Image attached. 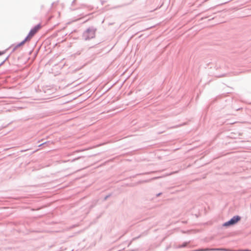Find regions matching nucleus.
I'll return each instance as SVG.
<instances>
[{"mask_svg":"<svg viewBox=\"0 0 251 251\" xmlns=\"http://www.w3.org/2000/svg\"><path fill=\"white\" fill-rule=\"evenodd\" d=\"M241 219L240 217L239 216H236L233 217L229 221L224 223V226H228L231 225H233L239 222Z\"/></svg>","mask_w":251,"mask_h":251,"instance_id":"obj_2","label":"nucleus"},{"mask_svg":"<svg viewBox=\"0 0 251 251\" xmlns=\"http://www.w3.org/2000/svg\"><path fill=\"white\" fill-rule=\"evenodd\" d=\"M41 26L40 25H38L35 26L34 28H33L29 32V34L25 38V39L22 42L20 45H22L25 44V43L26 41H29L32 37L38 31V30L41 28Z\"/></svg>","mask_w":251,"mask_h":251,"instance_id":"obj_1","label":"nucleus"},{"mask_svg":"<svg viewBox=\"0 0 251 251\" xmlns=\"http://www.w3.org/2000/svg\"><path fill=\"white\" fill-rule=\"evenodd\" d=\"M224 249H202L201 250H199L198 251H224Z\"/></svg>","mask_w":251,"mask_h":251,"instance_id":"obj_3","label":"nucleus"},{"mask_svg":"<svg viewBox=\"0 0 251 251\" xmlns=\"http://www.w3.org/2000/svg\"><path fill=\"white\" fill-rule=\"evenodd\" d=\"M4 53V51H0V55H1Z\"/></svg>","mask_w":251,"mask_h":251,"instance_id":"obj_4","label":"nucleus"}]
</instances>
